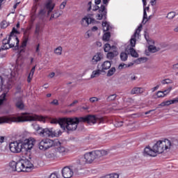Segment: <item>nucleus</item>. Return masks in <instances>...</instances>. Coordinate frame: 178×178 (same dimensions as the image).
Masks as SVG:
<instances>
[{
  "label": "nucleus",
  "instance_id": "4468645a",
  "mask_svg": "<svg viewBox=\"0 0 178 178\" xmlns=\"http://www.w3.org/2000/svg\"><path fill=\"white\" fill-rule=\"evenodd\" d=\"M12 40V39H10V36L8 38H6L3 40L2 41V47L0 49V52H2V51H5L6 49H9V43L10 42V41Z\"/></svg>",
  "mask_w": 178,
  "mask_h": 178
},
{
  "label": "nucleus",
  "instance_id": "3c124183",
  "mask_svg": "<svg viewBox=\"0 0 178 178\" xmlns=\"http://www.w3.org/2000/svg\"><path fill=\"white\" fill-rule=\"evenodd\" d=\"M172 86H170L167 90H165L163 91L165 97H166V95L169 94L170 91H172Z\"/></svg>",
  "mask_w": 178,
  "mask_h": 178
},
{
  "label": "nucleus",
  "instance_id": "9d476101",
  "mask_svg": "<svg viewBox=\"0 0 178 178\" xmlns=\"http://www.w3.org/2000/svg\"><path fill=\"white\" fill-rule=\"evenodd\" d=\"M143 30V24H140L138 27V29H136L134 34L131 36V38L130 40V45L131 47V48H134V47H136V44L137 42V39H136V38L137 37V35H140V33H141V31Z\"/></svg>",
  "mask_w": 178,
  "mask_h": 178
},
{
  "label": "nucleus",
  "instance_id": "393cba45",
  "mask_svg": "<svg viewBox=\"0 0 178 178\" xmlns=\"http://www.w3.org/2000/svg\"><path fill=\"white\" fill-rule=\"evenodd\" d=\"M111 66L112 63L110 61H104L102 65V70H108Z\"/></svg>",
  "mask_w": 178,
  "mask_h": 178
},
{
  "label": "nucleus",
  "instance_id": "0e129e2a",
  "mask_svg": "<svg viewBox=\"0 0 178 178\" xmlns=\"http://www.w3.org/2000/svg\"><path fill=\"white\" fill-rule=\"evenodd\" d=\"M49 178H58V175L55 172L51 173L49 176Z\"/></svg>",
  "mask_w": 178,
  "mask_h": 178
},
{
  "label": "nucleus",
  "instance_id": "052dcab7",
  "mask_svg": "<svg viewBox=\"0 0 178 178\" xmlns=\"http://www.w3.org/2000/svg\"><path fill=\"white\" fill-rule=\"evenodd\" d=\"M101 7L98 6V5L95 4V6H93L92 10L94 12H96V10H99Z\"/></svg>",
  "mask_w": 178,
  "mask_h": 178
},
{
  "label": "nucleus",
  "instance_id": "ea45409f",
  "mask_svg": "<svg viewBox=\"0 0 178 178\" xmlns=\"http://www.w3.org/2000/svg\"><path fill=\"white\" fill-rule=\"evenodd\" d=\"M60 13H58V10L54 11V13L51 15L50 19H58L59 16H60Z\"/></svg>",
  "mask_w": 178,
  "mask_h": 178
},
{
  "label": "nucleus",
  "instance_id": "de8ad7c7",
  "mask_svg": "<svg viewBox=\"0 0 178 178\" xmlns=\"http://www.w3.org/2000/svg\"><path fill=\"white\" fill-rule=\"evenodd\" d=\"M175 16H176V13H175V12H170L167 15V18L168 19H173L175 17Z\"/></svg>",
  "mask_w": 178,
  "mask_h": 178
},
{
  "label": "nucleus",
  "instance_id": "473e14b6",
  "mask_svg": "<svg viewBox=\"0 0 178 178\" xmlns=\"http://www.w3.org/2000/svg\"><path fill=\"white\" fill-rule=\"evenodd\" d=\"M87 163H88V162H87V159H86L85 156L84 157L79 159V165H81V166H84V165H87Z\"/></svg>",
  "mask_w": 178,
  "mask_h": 178
},
{
  "label": "nucleus",
  "instance_id": "6e6d98bb",
  "mask_svg": "<svg viewBox=\"0 0 178 178\" xmlns=\"http://www.w3.org/2000/svg\"><path fill=\"white\" fill-rule=\"evenodd\" d=\"M108 178H119V175L116 173L110 174Z\"/></svg>",
  "mask_w": 178,
  "mask_h": 178
},
{
  "label": "nucleus",
  "instance_id": "4c0bfd02",
  "mask_svg": "<svg viewBox=\"0 0 178 178\" xmlns=\"http://www.w3.org/2000/svg\"><path fill=\"white\" fill-rule=\"evenodd\" d=\"M101 70H95L92 72L91 79H94V77H97V76H99L101 74Z\"/></svg>",
  "mask_w": 178,
  "mask_h": 178
},
{
  "label": "nucleus",
  "instance_id": "09e8293b",
  "mask_svg": "<svg viewBox=\"0 0 178 178\" xmlns=\"http://www.w3.org/2000/svg\"><path fill=\"white\" fill-rule=\"evenodd\" d=\"M156 96L158 98H163V97H165V94L163 91L159 90L157 92Z\"/></svg>",
  "mask_w": 178,
  "mask_h": 178
},
{
  "label": "nucleus",
  "instance_id": "a19ab883",
  "mask_svg": "<svg viewBox=\"0 0 178 178\" xmlns=\"http://www.w3.org/2000/svg\"><path fill=\"white\" fill-rule=\"evenodd\" d=\"M62 47L59 46L54 49V54H56V55H62Z\"/></svg>",
  "mask_w": 178,
  "mask_h": 178
},
{
  "label": "nucleus",
  "instance_id": "f3484780",
  "mask_svg": "<svg viewBox=\"0 0 178 178\" xmlns=\"http://www.w3.org/2000/svg\"><path fill=\"white\" fill-rule=\"evenodd\" d=\"M22 163L24 165V169H25V172H30L31 168H33V165L31 163L29 159H22Z\"/></svg>",
  "mask_w": 178,
  "mask_h": 178
},
{
  "label": "nucleus",
  "instance_id": "c756f323",
  "mask_svg": "<svg viewBox=\"0 0 178 178\" xmlns=\"http://www.w3.org/2000/svg\"><path fill=\"white\" fill-rule=\"evenodd\" d=\"M129 54L131 56H133V58H138V54L133 47L129 48Z\"/></svg>",
  "mask_w": 178,
  "mask_h": 178
},
{
  "label": "nucleus",
  "instance_id": "a211bd4d",
  "mask_svg": "<svg viewBox=\"0 0 178 178\" xmlns=\"http://www.w3.org/2000/svg\"><path fill=\"white\" fill-rule=\"evenodd\" d=\"M15 34H20V32L17 31L16 28L13 27L9 35V37L10 38V40H12L13 41L17 40V36Z\"/></svg>",
  "mask_w": 178,
  "mask_h": 178
},
{
  "label": "nucleus",
  "instance_id": "f03ea898",
  "mask_svg": "<svg viewBox=\"0 0 178 178\" xmlns=\"http://www.w3.org/2000/svg\"><path fill=\"white\" fill-rule=\"evenodd\" d=\"M83 122V123H90V122H95V118L92 115H86V117L81 118H64V120L61 121L64 128L63 130H67L69 131H74L77 129V125Z\"/></svg>",
  "mask_w": 178,
  "mask_h": 178
},
{
  "label": "nucleus",
  "instance_id": "c9c22d12",
  "mask_svg": "<svg viewBox=\"0 0 178 178\" xmlns=\"http://www.w3.org/2000/svg\"><path fill=\"white\" fill-rule=\"evenodd\" d=\"M102 26H103V31L105 33V31H109V29L111 27L110 25L108 24V22H102Z\"/></svg>",
  "mask_w": 178,
  "mask_h": 178
},
{
  "label": "nucleus",
  "instance_id": "338daca9",
  "mask_svg": "<svg viewBox=\"0 0 178 178\" xmlns=\"http://www.w3.org/2000/svg\"><path fill=\"white\" fill-rule=\"evenodd\" d=\"M124 66H125V67H127V65L126 64H124V63L120 64L118 66V69L122 70V69H123V67H124Z\"/></svg>",
  "mask_w": 178,
  "mask_h": 178
},
{
  "label": "nucleus",
  "instance_id": "c85d7f7f",
  "mask_svg": "<svg viewBox=\"0 0 178 178\" xmlns=\"http://www.w3.org/2000/svg\"><path fill=\"white\" fill-rule=\"evenodd\" d=\"M17 163V162L15 161H12L9 163L10 169L12 170V172H16Z\"/></svg>",
  "mask_w": 178,
  "mask_h": 178
},
{
  "label": "nucleus",
  "instance_id": "f704fd0d",
  "mask_svg": "<svg viewBox=\"0 0 178 178\" xmlns=\"http://www.w3.org/2000/svg\"><path fill=\"white\" fill-rule=\"evenodd\" d=\"M120 59H121V60H122V62H126V60H127V58H129V56L125 52H122L120 54Z\"/></svg>",
  "mask_w": 178,
  "mask_h": 178
},
{
  "label": "nucleus",
  "instance_id": "4d7b16f0",
  "mask_svg": "<svg viewBox=\"0 0 178 178\" xmlns=\"http://www.w3.org/2000/svg\"><path fill=\"white\" fill-rule=\"evenodd\" d=\"M92 1H89L87 4V8H88V10L87 11L88 12H90V10H91L92 9Z\"/></svg>",
  "mask_w": 178,
  "mask_h": 178
},
{
  "label": "nucleus",
  "instance_id": "ddd939ff",
  "mask_svg": "<svg viewBox=\"0 0 178 178\" xmlns=\"http://www.w3.org/2000/svg\"><path fill=\"white\" fill-rule=\"evenodd\" d=\"M14 102L15 103V106L20 109L21 111L24 109V103H23V100L22 99V97H15L13 99Z\"/></svg>",
  "mask_w": 178,
  "mask_h": 178
},
{
  "label": "nucleus",
  "instance_id": "2f4dec72",
  "mask_svg": "<svg viewBox=\"0 0 178 178\" xmlns=\"http://www.w3.org/2000/svg\"><path fill=\"white\" fill-rule=\"evenodd\" d=\"M169 105H172L171 100H168V101L161 102L160 104L158 105L157 108H161V106H169Z\"/></svg>",
  "mask_w": 178,
  "mask_h": 178
},
{
  "label": "nucleus",
  "instance_id": "cd10ccee",
  "mask_svg": "<svg viewBox=\"0 0 178 178\" xmlns=\"http://www.w3.org/2000/svg\"><path fill=\"white\" fill-rule=\"evenodd\" d=\"M46 156L48 159H54L56 158L57 154H56V152L50 151L46 154Z\"/></svg>",
  "mask_w": 178,
  "mask_h": 178
},
{
  "label": "nucleus",
  "instance_id": "8fccbe9b",
  "mask_svg": "<svg viewBox=\"0 0 178 178\" xmlns=\"http://www.w3.org/2000/svg\"><path fill=\"white\" fill-rule=\"evenodd\" d=\"M89 101L92 104H94V102H98L99 101V99H98L97 97H90L89 99Z\"/></svg>",
  "mask_w": 178,
  "mask_h": 178
},
{
  "label": "nucleus",
  "instance_id": "69168bd1",
  "mask_svg": "<svg viewBox=\"0 0 178 178\" xmlns=\"http://www.w3.org/2000/svg\"><path fill=\"white\" fill-rule=\"evenodd\" d=\"M177 103H178V97L171 99V104H177Z\"/></svg>",
  "mask_w": 178,
  "mask_h": 178
},
{
  "label": "nucleus",
  "instance_id": "6ab92c4d",
  "mask_svg": "<svg viewBox=\"0 0 178 178\" xmlns=\"http://www.w3.org/2000/svg\"><path fill=\"white\" fill-rule=\"evenodd\" d=\"M20 41L19 40V38H17V40H10L9 42V48H14L15 47V51H17V49H19V42Z\"/></svg>",
  "mask_w": 178,
  "mask_h": 178
},
{
  "label": "nucleus",
  "instance_id": "aec40b11",
  "mask_svg": "<svg viewBox=\"0 0 178 178\" xmlns=\"http://www.w3.org/2000/svg\"><path fill=\"white\" fill-rule=\"evenodd\" d=\"M25 170H25V168H24V167L22 160H20V161H17V165H16L15 172H26Z\"/></svg>",
  "mask_w": 178,
  "mask_h": 178
},
{
  "label": "nucleus",
  "instance_id": "5fc2aeb1",
  "mask_svg": "<svg viewBox=\"0 0 178 178\" xmlns=\"http://www.w3.org/2000/svg\"><path fill=\"white\" fill-rule=\"evenodd\" d=\"M66 3H67V1H63L60 5V9L63 10L65 9V7L66 6Z\"/></svg>",
  "mask_w": 178,
  "mask_h": 178
},
{
  "label": "nucleus",
  "instance_id": "79ce46f5",
  "mask_svg": "<svg viewBox=\"0 0 178 178\" xmlns=\"http://www.w3.org/2000/svg\"><path fill=\"white\" fill-rule=\"evenodd\" d=\"M173 83V81L170 79H165L161 81V84H172Z\"/></svg>",
  "mask_w": 178,
  "mask_h": 178
},
{
  "label": "nucleus",
  "instance_id": "7c9ffc66",
  "mask_svg": "<svg viewBox=\"0 0 178 178\" xmlns=\"http://www.w3.org/2000/svg\"><path fill=\"white\" fill-rule=\"evenodd\" d=\"M41 25L40 24H37L35 25V35H36V37H38V35H40V33H41Z\"/></svg>",
  "mask_w": 178,
  "mask_h": 178
},
{
  "label": "nucleus",
  "instance_id": "4be33fe9",
  "mask_svg": "<svg viewBox=\"0 0 178 178\" xmlns=\"http://www.w3.org/2000/svg\"><path fill=\"white\" fill-rule=\"evenodd\" d=\"M63 120H65V118H60L58 120L56 119H53L51 121V123L53 124H59L61 129H65V127H63V123H61Z\"/></svg>",
  "mask_w": 178,
  "mask_h": 178
},
{
  "label": "nucleus",
  "instance_id": "774afa93",
  "mask_svg": "<svg viewBox=\"0 0 178 178\" xmlns=\"http://www.w3.org/2000/svg\"><path fill=\"white\" fill-rule=\"evenodd\" d=\"M144 37H145V40H146L147 41H148V38H149V36L148 35V33H147V31H145Z\"/></svg>",
  "mask_w": 178,
  "mask_h": 178
},
{
  "label": "nucleus",
  "instance_id": "49530a36",
  "mask_svg": "<svg viewBox=\"0 0 178 178\" xmlns=\"http://www.w3.org/2000/svg\"><path fill=\"white\" fill-rule=\"evenodd\" d=\"M104 52H109L111 51V44L109 43H106L104 47Z\"/></svg>",
  "mask_w": 178,
  "mask_h": 178
},
{
  "label": "nucleus",
  "instance_id": "0eeeda50",
  "mask_svg": "<svg viewBox=\"0 0 178 178\" xmlns=\"http://www.w3.org/2000/svg\"><path fill=\"white\" fill-rule=\"evenodd\" d=\"M60 145V142L59 140H54L49 138L42 139L38 143V147L40 151H48L49 148L52 147H58Z\"/></svg>",
  "mask_w": 178,
  "mask_h": 178
},
{
  "label": "nucleus",
  "instance_id": "dca6fc26",
  "mask_svg": "<svg viewBox=\"0 0 178 178\" xmlns=\"http://www.w3.org/2000/svg\"><path fill=\"white\" fill-rule=\"evenodd\" d=\"M58 147L56 148V152H59L63 156L66 155L67 152H69V149L62 145V143L60 142V145L58 146H54Z\"/></svg>",
  "mask_w": 178,
  "mask_h": 178
},
{
  "label": "nucleus",
  "instance_id": "72a5a7b5",
  "mask_svg": "<svg viewBox=\"0 0 178 178\" xmlns=\"http://www.w3.org/2000/svg\"><path fill=\"white\" fill-rule=\"evenodd\" d=\"M103 41H109L111 40V32H106L103 35Z\"/></svg>",
  "mask_w": 178,
  "mask_h": 178
},
{
  "label": "nucleus",
  "instance_id": "a18cd8bd",
  "mask_svg": "<svg viewBox=\"0 0 178 178\" xmlns=\"http://www.w3.org/2000/svg\"><path fill=\"white\" fill-rule=\"evenodd\" d=\"M9 26V23L6 22V20H3V22H1V29H6Z\"/></svg>",
  "mask_w": 178,
  "mask_h": 178
},
{
  "label": "nucleus",
  "instance_id": "7ed1b4c3",
  "mask_svg": "<svg viewBox=\"0 0 178 178\" xmlns=\"http://www.w3.org/2000/svg\"><path fill=\"white\" fill-rule=\"evenodd\" d=\"M172 147L170 140L165 139V140L157 141L152 148L149 146L145 147L143 155L145 156H156V154H163L165 151H168Z\"/></svg>",
  "mask_w": 178,
  "mask_h": 178
},
{
  "label": "nucleus",
  "instance_id": "5701e85b",
  "mask_svg": "<svg viewBox=\"0 0 178 178\" xmlns=\"http://www.w3.org/2000/svg\"><path fill=\"white\" fill-rule=\"evenodd\" d=\"M90 116H93L95 118V122H87L88 124H95V123H104V122H105V119L104 118H96L95 115H91Z\"/></svg>",
  "mask_w": 178,
  "mask_h": 178
},
{
  "label": "nucleus",
  "instance_id": "e2e57ef3",
  "mask_svg": "<svg viewBox=\"0 0 178 178\" xmlns=\"http://www.w3.org/2000/svg\"><path fill=\"white\" fill-rule=\"evenodd\" d=\"M102 3L103 4L102 5H104V6L106 8V6H108V3H109V0H102Z\"/></svg>",
  "mask_w": 178,
  "mask_h": 178
},
{
  "label": "nucleus",
  "instance_id": "603ef678",
  "mask_svg": "<svg viewBox=\"0 0 178 178\" xmlns=\"http://www.w3.org/2000/svg\"><path fill=\"white\" fill-rule=\"evenodd\" d=\"M155 49H156V47L154 45H149L148 47V51L149 52H155Z\"/></svg>",
  "mask_w": 178,
  "mask_h": 178
},
{
  "label": "nucleus",
  "instance_id": "a878e982",
  "mask_svg": "<svg viewBox=\"0 0 178 178\" xmlns=\"http://www.w3.org/2000/svg\"><path fill=\"white\" fill-rule=\"evenodd\" d=\"M145 90L143 88H134L131 91V94L134 95V94H143Z\"/></svg>",
  "mask_w": 178,
  "mask_h": 178
},
{
  "label": "nucleus",
  "instance_id": "58836bf2",
  "mask_svg": "<svg viewBox=\"0 0 178 178\" xmlns=\"http://www.w3.org/2000/svg\"><path fill=\"white\" fill-rule=\"evenodd\" d=\"M4 101H6V93H3L0 96V106L3 104Z\"/></svg>",
  "mask_w": 178,
  "mask_h": 178
},
{
  "label": "nucleus",
  "instance_id": "680f3d73",
  "mask_svg": "<svg viewBox=\"0 0 178 178\" xmlns=\"http://www.w3.org/2000/svg\"><path fill=\"white\" fill-rule=\"evenodd\" d=\"M35 52H36V54H38V56L40 55V44H37Z\"/></svg>",
  "mask_w": 178,
  "mask_h": 178
},
{
  "label": "nucleus",
  "instance_id": "423d86ee",
  "mask_svg": "<svg viewBox=\"0 0 178 178\" xmlns=\"http://www.w3.org/2000/svg\"><path fill=\"white\" fill-rule=\"evenodd\" d=\"M105 155H108V152L105 150H95L85 154L88 163L100 162V161H102V156H105Z\"/></svg>",
  "mask_w": 178,
  "mask_h": 178
},
{
  "label": "nucleus",
  "instance_id": "1a4fd4ad",
  "mask_svg": "<svg viewBox=\"0 0 178 178\" xmlns=\"http://www.w3.org/2000/svg\"><path fill=\"white\" fill-rule=\"evenodd\" d=\"M54 8H55V3H52V0H48L47 2L45 4V8H42L40 10L39 15L40 16H44L45 13H47H47L49 15L53 10Z\"/></svg>",
  "mask_w": 178,
  "mask_h": 178
},
{
  "label": "nucleus",
  "instance_id": "39448f33",
  "mask_svg": "<svg viewBox=\"0 0 178 178\" xmlns=\"http://www.w3.org/2000/svg\"><path fill=\"white\" fill-rule=\"evenodd\" d=\"M34 130L40 136V137H59V136L62 135V131L60 130L55 131L54 128L48 129V128H42L38 124H33Z\"/></svg>",
  "mask_w": 178,
  "mask_h": 178
},
{
  "label": "nucleus",
  "instance_id": "c03bdc74",
  "mask_svg": "<svg viewBox=\"0 0 178 178\" xmlns=\"http://www.w3.org/2000/svg\"><path fill=\"white\" fill-rule=\"evenodd\" d=\"M146 20L145 22V24L147 23V22H148V16L147 15V11L145 10V8L143 10V19L142 23H144V21Z\"/></svg>",
  "mask_w": 178,
  "mask_h": 178
},
{
  "label": "nucleus",
  "instance_id": "e433bc0d",
  "mask_svg": "<svg viewBox=\"0 0 178 178\" xmlns=\"http://www.w3.org/2000/svg\"><path fill=\"white\" fill-rule=\"evenodd\" d=\"M116 72V68L115 67H111L107 72L108 77H111V76H113L115 72Z\"/></svg>",
  "mask_w": 178,
  "mask_h": 178
},
{
  "label": "nucleus",
  "instance_id": "2eb2a0df",
  "mask_svg": "<svg viewBox=\"0 0 178 178\" xmlns=\"http://www.w3.org/2000/svg\"><path fill=\"white\" fill-rule=\"evenodd\" d=\"M92 16V14H88L87 17H85L82 19V24H84V22L87 26L88 24H91V23H95V19L91 17Z\"/></svg>",
  "mask_w": 178,
  "mask_h": 178
},
{
  "label": "nucleus",
  "instance_id": "bb28decb",
  "mask_svg": "<svg viewBox=\"0 0 178 178\" xmlns=\"http://www.w3.org/2000/svg\"><path fill=\"white\" fill-rule=\"evenodd\" d=\"M119 55V52L118 51H110L107 54V58L108 59L112 60L115 58V56H118Z\"/></svg>",
  "mask_w": 178,
  "mask_h": 178
},
{
  "label": "nucleus",
  "instance_id": "f8f14e48",
  "mask_svg": "<svg viewBox=\"0 0 178 178\" xmlns=\"http://www.w3.org/2000/svg\"><path fill=\"white\" fill-rule=\"evenodd\" d=\"M62 175L64 178L73 177L72 167H64L62 170Z\"/></svg>",
  "mask_w": 178,
  "mask_h": 178
},
{
  "label": "nucleus",
  "instance_id": "f257e3e1",
  "mask_svg": "<svg viewBox=\"0 0 178 178\" xmlns=\"http://www.w3.org/2000/svg\"><path fill=\"white\" fill-rule=\"evenodd\" d=\"M37 120L38 122H45V118L36 114L22 113L17 117H0V124L2 123H12V122L23 123L24 122H37Z\"/></svg>",
  "mask_w": 178,
  "mask_h": 178
},
{
  "label": "nucleus",
  "instance_id": "864d4df0",
  "mask_svg": "<svg viewBox=\"0 0 178 178\" xmlns=\"http://www.w3.org/2000/svg\"><path fill=\"white\" fill-rule=\"evenodd\" d=\"M115 126V127H122V126H123V121H117Z\"/></svg>",
  "mask_w": 178,
  "mask_h": 178
},
{
  "label": "nucleus",
  "instance_id": "13d9d810",
  "mask_svg": "<svg viewBox=\"0 0 178 178\" xmlns=\"http://www.w3.org/2000/svg\"><path fill=\"white\" fill-rule=\"evenodd\" d=\"M33 76H34L33 74H29V76L27 78L28 83H31V80L33 79Z\"/></svg>",
  "mask_w": 178,
  "mask_h": 178
},
{
  "label": "nucleus",
  "instance_id": "b1692460",
  "mask_svg": "<svg viewBox=\"0 0 178 178\" xmlns=\"http://www.w3.org/2000/svg\"><path fill=\"white\" fill-rule=\"evenodd\" d=\"M71 170L75 175H80L81 172L80 170H81V168L79 166V165H74L71 166Z\"/></svg>",
  "mask_w": 178,
  "mask_h": 178
},
{
  "label": "nucleus",
  "instance_id": "9b49d317",
  "mask_svg": "<svg viewBox=\"0 0 178 178\" xmlns=\"http://www.w3.org/2000/svg\"><path fill=\"white\" fill-rule=\"evenodd\" d=\"M30 31H31V26L27 27L24 31V40L22 44V47L24 48L27 46L29 42V35H30Z\"/></svg>",
  "mask_w": 178,
  "mask_h": 178
},
{
  "label": "nucleus",
  "instance_id": "bf43d9fd",
  "mask_svg": "<svg viewBox=\"0 0 178 178\" xmlns=\"http://www.w3.org/2000/svg\"><path fill=\"white\" fill-rule=\"evenodd\" d=\"M50 104H51V105L58 106V105H59V102L58 101V99H54L52 102H51Z\"/></svg>",
  "mask_w": 178,
  "mask_h": 178
},
{
  "label": "nucleus",
  "instance_id": "6e6552de",
  "mask_svg": "<svg viewBox=\"0 0 178 178\" xmlns=\"http://www.w3.org/2000/svg\"><path fill=\"white\" fill-rule=\"evenodd\" d=\"M108 15V9H106V6L101 5L98 13L96 15L97 20H106Z\"/></svg>",
  "mask_w": 178,
  "mask_h": 178
},
{
  "label": "nucleus",
  "instance_id": "20e7f679",
  "mask_svg": "<svg viewBox=\"0 0 178 178\" xmlns=\"http://www.w3.org/2000/svg\"><path fill=\"white\" fill-rule=\"evenodd\" d=\"M34 145H35V139L31 138L26 139L24 142L15 141L10 143V150L13 154H19L22 149L29 152Z\"/></svg>",
  "mask_w": 178,
  "mask_h": 178
},
{
  "label": "nucleus",
  "instance_id": "37998d69",
  "mask_svg": "<svg viewBox=\"0 0 178 178\" xmlns=\"http://www.w3.org/2000/svg\"><path fill=\"white\" fill-rule=\"evenodd\" d=\"M116 99V94L111 95L106 99L108 102H111V101H115Z\"/></svg>",
  "mask_w": 178,
  "mask_h": 178
},
{
  "label": "nucleus",
  "instance_id": "412c9836",
  "mask_svg": "<svg viewBox=\"0 0 178 178\" xmlns=\"http://www.w3.org/2000/svg\"><path fill=\"white\" fill-rule=\"evenodd\" d=\"M101 59H102V54H101V53H97L92 58V65H97L98 62L101 61Z\"/></svg>",
  "mask_w": 178,
  "mask_h": 178
}]
</instances>
